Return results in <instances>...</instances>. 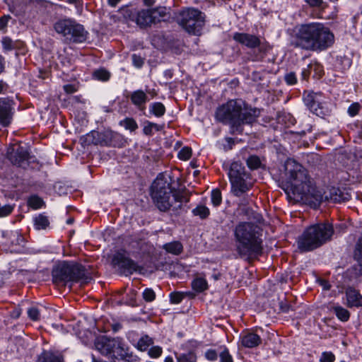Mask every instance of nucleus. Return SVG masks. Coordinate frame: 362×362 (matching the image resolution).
<instances>
[{
	"label": "nucleus",
	"instance_id": "obj_1",
	"mask_svg": "<svg viewBox=\"0 0 362 362\" xmlns=\"http://www.w3.org/2000/svg\"><path fill=\"white\" fill-rule=\"evenodd\" d=\"M284 168L281 187L294 201H300L315 208L323 200L339 203L349 201L351 197L349 193L334 187L329 190V195L324 196L313 185L307 170L293 159H287Z\"/></svg>",
	"mask_w": 362,
	"mask_h": 362
},
{
	"label": "nucleus",
	"instance_id": "obj_2",
	"mask_svg": "<svg viewBox=\"0 0 362 362\" xmlns=\"http://www.w3.org/2000/svg\"><path fill=\"white\" fill-rule=\"evenodd\" d=\"M151 196L156 207L165 212L169 210L177 211L182 203L189 202V193L185 189L173 190L171 182L160 174L151 187Z\"/></svg>",
	"mask_w": 362,
	"mask_h": 362
},
{
	"label": "nucleus",
	"instance_id": "obj_3",
	"mask_svg": "<svg viewBox=\"0 0 362 362\" xmlns=\"http://www.w3.org/2000/svg\"><path fill=\"white\" fill-rule=\"evenodd\" d=\"M257 108H247L242 100H230L220 106L216 112V119L230 126L231 133L241 134L244 124H251L259 117Z\"/></svg>",
	"mask_w": 362,
	"mask_h": 362
},
{
	"label": "nucleus",
	"instance_id": "obj_4",
	"mask_svg": "<svg viewBox=\"0 0 362 362\" xmlns=\"http://www.w3.org/2000/svg\"><path fill=\"white\" fill-rule=\"evenodd\" d=\"M334 36L329 28L318 23L301 25L296 33L293 45L305 50L322 51L331 47Z\"/></svg>",
	"mask_w": 362,
	"mask_h": 362
},
{
	"label": "nucleus",
	"instance_id": "obj_5",
	"mask_svg": "<svg viewBox=\"0 0 362 362\" xmlns=\"http://www.w3.org/2000/svg\"><path fill=\"white\" fill-rule=\"evenodd\" d=\"M261 228L252 222H240L234 229L238 255L246 259L257 258L262 253Z\"/></svg>",
	"mask_w": 362,
	"mask_h": 362
},
{
	"label": "nucleus",
	"instance_id": "obj_6",
	"mask_svg": "<svg viewBox=\"0 0 362 362\" xmlns=\"http://www.w3.org/2000/svg\"><path fill=\"white\" fill-rule=\"evenodd\" d=\"M334 233L329 223H319L307 228L298 238V248L302 251L313 250L330 240Z\"/></svg>",
	"mask_w": 362,
	"mask_h": 362
},
{
	"label": "nucleus",
	"instance_id": "obj_7",
	"mask_svg": "<svg viewBox=\"0 0 362 362\" xmlns=\"http://www.w3.org/2000/svg\"><path fill=\"white\" fill-rule=\"evenodd\" d=\"M53 281L56 284L69 281L86 284L91 280L85 268L76 263L66 262L59 264L52 271Z\"/></svg>",
	"mask_w": 362,
	"mask_h": 362
},
{
	"label": "nucleus",
	"instance_id": "obj_8",
	"mask_svg": "<svg viewBox=\"0 0 362 362\" xmlns=\"http://www.w3.org/2000/svg\"><path fill=\"white\" fill-rule=\"evenodd\" d=\"M95 346L101 354L112 359L124 360L128 356V349L123 339L119 337L99 336L95 340Z\"/></svg>",
	"mask_w": 362,
	"mask_h": 362
},
{
	"label": "nucleus",
	"instance_id": "obj_9",
	"mask_svg": "<svg viewBox=\"0 0 362 362\" xmlns=\"http://www.w3.org/2000/svg\"><path fill=\"white\" fill-rule=\"evenodd\" d=\"M228 175L230 183V192L233 195L240 197L250 190L251 184L247 181L249 175L241 163L233 162Z\"/></svg>",
	"mask_w": 362,
	"mask_h": 362
},
{
	"label": "nucleus",
	"instance_id": "obj_10",
	"mask_svg": "<svg viewBox=\"0 0 362 362\" xmlns=\"http://www.w3.org/2000/svg\"><path fill=\"white\" fill-rule=\"evenodd\" d=\"M54 28L57 33L73 42L81 43L88 38V32L83 26L71 19H62L57 21L54 25Z\"/></svg>",
	"mask_w": 362,
	"mask_h": 362
},
{
	"label": "nucleus",
	"instance_id": "obj_11",
	"mask_svg": "<svg viewBox=\"0 0 362 362\" xmlns=\"http://www.w3.org/2000/svg\"><path fill=\"white\" fill-rule=\"evenodd\" d=\"M179 21L189 33L199 35L204 25V15L197 9L188 8L180 12Z\"/></svg>",
	"mask_w": 362,
	"mask_h": 362
},
{
	"label": "nucleus",
	"instance_id": "obj_12",
	"mask_svg": "<svg viewBox=\"0 0 362 362\" xmlns=\"http://www.w3.org/2000/svg\"><path fill=\"white\" fill-rule=\"evenodd\" d=\"M158 12L157 9H141L125 11L124 17L136 24L141 28H146L156 22L155 13Z\"/></svg>",
	"mask_w": 362,
	"mask_h": 362
},
{
	"label": "nucleus",
	"instance_id": "obj_13",
	"mask_svg": "<svg viewBox=\"0 0 362 362\" xmlns=\"http://www.w3.org/2000/svg\"><path fill=\"white\" fill-rule=\"evenodd\" d=\"M112 264L127 274H132L139 269L136 263L127 257L125 251L117 252L113 256Z\"/></svg>",
	"mask_w": 362,
	"mask_h": 362
},
{
	"label": "nucleus",
	"instance_id": "obj_14",
	"mask_svg": "<svg viewBox=\"0 0 362 362\" xmlns=\"http://www.w3.org/2000/svg\"><path fill=\"white\" fill-rule=\"evenodd\" d=\"M13 101L8 98H0V124L8 126L13 119Z\"/></svg>",
	"mask_w": 362,
	"mask_h": 362
},
{
	"label": "nucleus",
	"instance_id": "obj_15",
	"mask_svg": "<svg viewBox=\"0 0 362 362\" xmlns=\"http://www.w3.org/2000/svg\"><path fill=\"white\" fill-rule=\"evenodd\" d=\"M8 158L13 165L25 168L28 165L29 153L25 147L18 146L13 150V152L9 153Z\"/></svg>",
	"mask_w": 362,
	"mask_h": 362
},
{
	"label": "nucleus",
	"instance_id": "obj_16",
	"mask_svg": "<svg viewBox=\"0 0 362 362\" xmlns=\"http://www.w3.org/2000/svg\"><path fill=\"white\" fill-rule=\"evenodd\" d=\"M303 101L310 111L316 115H318V109L322 107V95L320 93L305 92Z\"/></svg>",
	"mask_w": 362,
	"mask_h": 362
},
{
	"label": "nucleus",
	"instance_id": "obj_17",
	"mask_svg": "<svg viewBox=\"0 0 362 362\" xmlns=\"http://www.w3.org/2000/svg\"><path fill=\"white\" fill-rule=\"evenodd\" d=\"M233 40L248 48H255L260 45V40L258 37L244 33H235L233 37Z\"/></svg>",
	"mask_w": 362,
	"mask_h": 362
},
{
	"label": "nucleus",
	"instance_id": "obj_18",
	"mask_svg": "<svg viewBox=\"0 0 362 362\" xmlns=\"http://www.w3.org/2000/svg\"><path fill=\"white\" fill-rule=\"evenodd\" d=\"M241 344L246 348H255L262 343L261 337L252 332H243L240 336Z\"/></svg>",
	"mask_w": 362,
	"mask_h": 362
},
{
	"label": "nucleus",
	"instance_id": "obj_19",
	"mask_svg": "<svg viewBox=\"0 0 362 362\" xmlns=\"http://www.w3.org/2000/svg\"><path fill=\"white\" fill-rule=\"evenodd\" d=\"M346 305L349 308L362 307V295L353 288H348L345 291Z\"/></svg>",
	"mask_w": 362,
	"mask_h": 362
},
{
	"label": "nucleus",
	"instance_id": "obj_20",
	"mask_svg": "<svg viewBox=\"0 0 362 362\" xmlns=\"http://www.w3.org/2000/svg\"><path fill=\"white\" fill-rule=\"evenodd\" d=\"M130 100L139 110H144L146 103L148 101V98L144 90H136L131 93Z\"/></svg>",
	"mask_w": 362,
	"mask_h": 362
},
{
	"label": "nucleus",
	"instance_id": "obj_21",
	"mask_svg": "<svg viewBox=\"0 0 362 362\" xmlns=\"http://www.w3.org/2000/svg\"><path fill=\"white\" fill-rule=\"evenodd\" d=\"M33 226L35 230H46L49 226V219L45 213L35 215L33 218Z\"/></svg>",
	"mask_w": 362,
	"mask_h": 362
},
{
	"label": "nucleus",
	"instance_id": "obj_22",
	"mask_svg": "<svg viewBox=\"0 0 362 362\" xmlns=\"http://www.w3.org/2000/svg\"><path fill=\"white\" fill-rule=\"evenodd\" d=\"M163 248L168 253L174 255H180L183 250V246L179 241H173L165 243L163 245Z\"/></svg>",
	"mask_w": 362,
	"mask_h": 362
},
{
	"label": "nucleus",
	"instance_id": "obj_23",
	"mask_svg": "<svg viewBox=\"0 0 362 362\" xmlns=\"http://www.w3.org/2000/svg\"><path fill=\"white\" fill-rule=\"evenodd\" d=\"M38 362H62V358L51 351H43L38 358Z\"/></svg>",
	"mask_w": 362,
	"mask_h": 362
},
{
	"label": "nucleus",
	"instance_id": "obj_24",
	"mask_svg": "<svg viewBox=\"0 0 362 362\" xmlns=\"http://www.w3.org/2000/svg\"><path fill=\"white\" fill-rule=\"evenodd\" d=\"M153 344V340L148 335L142 336L136 344V347L141 351L148 350V347Z\"/></svg>",
	"mask_w": 362,
	"mask_h": 362
},
{
	"label": "nucleus",
	"instance_id": "obj_25",
	"mask_svg": "<svg viewBox=\"0 0 362 362\" xmlns=\"http://www.w3.org/2000/svg\"><path fill=\"white\" fill-rule=\"evenodd\" d=\"M149 111L157 117H160L165 112L164 105L160 102L153 103L149 105Z\"/></svg>",
	"mask_w": 362,
	"mask_h": 362
},
{
	"label": "nucleus",
	"instance_id": "obj_26",
	"mask_svg": "<svg viewBox=\"0 0 362 362\" xmlns=\"http://www.w3.org/2000/svg\"><path fill=\"white\" fill-rule=\"evenodd\" d=\"M333 310L337 317L341 322H347L350 317V313L346 308L341 306H334Z\"/></svg>",
	"mask_w": 362,
	"mask_h": 362
},
{
	"label": "nucleus",
	"instance_id": "obj_27",
	"mask_svg": "<svg viewBox=\"0 0 362 362\" xmlns=\"http://www.w3.org/2000/svg\"><path fill=\"white\" fill-rule=\"evenodd\" d=\"M192 288L198 293L203 292L207 289V281L203 278H197L192 282Z\"/></svg>",
	"mask_w": 362,
	"mask_h": 362
},
{
	"label": "nucleus",
	"instance_id": "obj_28",
	"mask_svg": "<svg viewBox=\"0 0 362 362\" xmlns=\"http://www.w3.org/2000/svg\"><path fill=\"white\" fill-rule=\"evenodd\" d=\"M177 362H197V356L194 352L180 354L176 356Z\"/></svg>",
	"mask_w": 362,
	"mask_h": 362
},
{
	"label": "nucleus",
	"instance_id": "obj_29",
	"mask_svg": "<svg viewBox=\"0 0 362 362\" xmlns=\"http://www.w3.org/2000/svg\"><path fill=\"white\" fill-rule=\"evenodd\" d=\"M43 204V200L37 195H32L28 199V205L33 209H40Z\"/></svg>",
	"mask_w": 362,
	"mask_h": 362
},
{
	"label": "nucleus",
	"instance_id": "obj_30",
	"mask_svg": "<svg viewBox=\"0 0 362 362\" xmlns=\"http://www.w3.org/2000/svg\"><path fill=\"white\" fill-rule=\"evenodd\" d=\"M119 124L131 132H134L138 128V124L135 119L130 117H127L121 120Z\"/></svg>",
	"mask_w": 362,
	"mask_h": 362
},
{
	"label": "nucleus",
	"instance_id": "obj_31",
	"mask_svg": "<svg viewBox=\"0 0 362 362\" xmlns=\"http://www.w3.org/2000/svg\"><path fill=\"white\" fill-rule=\"evenodd\" d=\"M234 145V141L232 138H225L222 140H220L217 142V146L218 148L223 150L224 151H228L233 148Z\"/></svg>",
	"mask_w": 362,
	"mask_h": 362
},
{
	"label": "nucleus",
	"instance_id": "obj_32",
	"mask_svg": "<svg viewBox=\"0 0 362 362\" xmlns=\"http://www.w3.org/2000/svg\"><path fill=\"white\" fill-rule=\"evenodd\" d=\"M93 76L97 80L106 81L110 78V74L105 69H99L93 72Z\"/></svg>",
	"mask_w": 362,
	"mask_h": 362
},
{
	"label": "nucleus",
	"instance_id": "obj_33",
	"mask_svg": "<svg viewBox=\"0 0 362 362\" xmlns=\"http://www.w3.org/2000/svg\"><path fill=\"white\" fill-rule=\"evenodd\" d=\"M219 362H233L232 356L226 347H220L218 349Z\"/></svg>",
	"mask_w": 362,
	"mask_h": 362
},
{
	"label": "nucleus",
	"instance_id": "obj_34",
	"mask_svg": "<svg viewBox=\"0 0 362 362\" xmlns=\"http://www.w3.org/2000/svg\"><path fill=\"white\" fill-rule=\"evenodd\" d=\"M192 214L201 218H206L209 215V209L206 206L199 205L192 210Z\"/></svg>",
	"mask_w": 362,
	"mask_h": 362
},
{
	"label": "nucleus",
	"instance_id": "obj_35",
	"mask_svg": "<svg viewBox=\"0 0 362 362\" xmlns=\"http://www.w3.org/2000/svg\"><path fill=\"white\" fill-rule=\"evenodd\" d=\"M211 200L214 206H218L221 204L222 196L220 189H214L211 191Z\"/></svg>",
	"mask_w": 362,
	"mask_h": 362
},
{
	"label": "nucleus",
	"instance_id": "obj_36",
	"mask_svg": "<svg viewBox=\"0 0 362 362\" xmlns=\"http://www.w3.org/2000/svg\"><path fill=\"white\" fill-rule=\"evenodd\" d=\"M1 45L5 52H8L16 48V42L8 37H4L1 40Z\"/></svg>",
	"mask_w": 362,
	"mask_h": 362
},
{
	"label": "nucleus",
	"instance_id": "obj_37",
	"mask_svg": "<svg viewBox=\"0 0 362 362\" xmlns=\"http://www.w3.org/2000/svg\"><path fill=\"white\" fill-rule=\"evenodd\" d=\"M311 71H314L315 77H320L323 72V66L317 62H312L309 64Z\"/></svg>",
	"mask_w": 362,
	"mask_h": 362
},
{
	"label": "nucleus",
	"instance_id": "obj_38",
	"mask_svg": "<svg viewBox=\"0 0 362 362\" xmlns=\"http://www.w3.org/2000/svg\"><path fill=\"white\" fill-rule=\"evenodd\" d=\"M247 165L250 169H257L261 165V160L257 156H250L247 159Z\"/></svg>",
	"mask_w": 362,
	"mask_h": 362
},
{
	"label": "nucleus",
	"instance_id": "obj_39",
	"mask_svg": "<svg viewBox=\"0 0 362 362\" xmlns=\"http://www.w3.org/2000/svg\"><path fill=\"white\" fill-rule=\"evenodd\" d=\"M192 156V148L188 146L183 147L177 154L179 159L182 160H187Z\"/></svg>",
	"mask_w": 362,
	"mask_h": 362
},
{
	"label": "nucleus",
	"instance_id": "obj_40",
	"mask_svg": "<svg viewBox=\"0 0 362 362\" xmlns=\"http://www.w3.org/2000/svg\"><path fill=\"white\" fill-rule=\"evenodd\" d=\"M162 353L163 349L159 346H153L148 351V355L152 358H159L162 355Z\"/></svg>",
	"mask_w": 362,
	"mask_h": 362
},
{
	"label": "nucleus",
	"instance_id": "obj_41",
	"mask_svg": "<svg viewBox=\"0 0 362 362\" xmlns=\"http://www.w3.org/2000/svg\"><path fill=\"white\" fill-rule=\"evenodd\" d=\"M28 315L33 321H37L40 320V313L37 307L33 306L28 309Z\"/></svg>",
	"mask_w": 362,
	"mask_h": 362
},
{
	"label": "nucleus",
	"instance_id": "obj_42",
	"mask_svg": "<svg viewBox=\"0 0 362 362\" xmlns=\"http://www.w3.org/2000/svg\"><path fill=\"white\" fill-rule=\"evenodd\" d=\"M335 360L334 354L331 351H324L320 358V362H334Z\"/></svg>",
	"mask_w": 362,
	"mask_h": 362
},
{
	"label": "nucleus",
	"instance_id": "obj_43",
	"mask_svg": "<svg viewBox=\"0 0 362 362\" xmlns=\"http://www.w3.org/2000/svg\"><path fill=\"white\" fill-rule=\"evenodd\" d=\"M143 298L147 302L153 301L156 298V293L151 288H146L143 292Z\"/></svg>",
	"mask_w": 362,
	"mask_h": 362
},
{
	"label": "nucleus",
	"instance_id": "obj_44",
	"mask_svg": "<svg viewBox=\"0 0 362 362\" xmlns=\"http://www.w3.org/2000/svg\"><path fill=\"white\" fill-rule=\"evenodd\" d=\"M184 298V296L180 292H173L170 294V302L173 304L180 303Z\"/></svg>",
	"mask_w": 362,
	"mask_h": 362
},
{
	"label": "nucleus",
	"instance_id": "obj_45",
	"mask_svg": "<svg viewBox=\"0 0 362 362\" xmlns=\"http://www.w3.org/2000/svg\"><path fill=\"white\" fill-rule=\"evenodd\" d=\"M284 79L286 83L289 86L294 85L297 83V77L294 72L287 73L284 76Z\"/></svg>",
	"mask_w": 362,
	"mask_h": 362
},
{
	"label": "nucleus",
	"instance_id": "obj_46",
	"mask_svg": "<svg viewBox=\"0 0 362 362\" xmlns=\"http://www.w3.org/2000/svg\"><path fill=\"white\" fill-rule=\"evenodd\" d=\"M100 134L98 132H92L90 134L86 135V141L88 144H98L100 143V141L98 139H96V136H99Z\"/></svg>",
	"mask_w": 362,
	"mask_h": 362
},
{
	"label": "nucleus",
	"instance_id": "obj_47",
	"mask_svg": "<svg viewBox=\"0 0 362 362\" xmlns=\"http://www.w3.org/2000/svg\"><path fill=\"white\" fill-rule=\"evenodd\" d=\"M13 209V206L10 204H5L0 206V217H4L9 215Z\"/></svg>",
	"mask_w": 362,
	"mask_h": 362
},
{
	"label": "nucleus",
	"instance_id": "obj_48",
	"mask_svg": "<svg viewBox=\"0 0 362 362\" xmlns=\"http://www.w3.org/2000/svg\"><path fill=\"white\" fill-rule=\"evenodd\" d=\"M218 356V350L209 349L205 352V357L207 360L214 361L217 359Z\"/></svg>",
	"mask_w": 362,
	"mask_h": 362
},
{
	"label": "nucleus",
	"instance_id": "obj_49",
	"mask_svg": "<svg viewBox=\"0 0 362 362\" xmlns=\"http://www.w3.org/2000/svg\"><path fill=\"white\" fill-rule=\"evenodd\" d=\"M133 65L136 68H141L144 64V59L140 56L134 54L132 56Z\"/></svg>",
	"mask_w": 362,
	"mask_h": 362
},
{
	"label": "nucleus",
	"instance_id": "obj_50",
	"mask_svg": "<svg viewBox=\"0 0 362 362\" xmlns=\"http://www.w3.org/2000/svg\"><path fill=\"white\" fill-rule=\"evenodd\" d=\"M151 124H152L151 122L146 121L145 122V124H144V127L143 129V132L144 134L148 135V136H151L153 134V127H151Z\"/></svg>",
	"mask_w": 362,
	"mask_h": 362
},
{
	"label": "nucleus",
	"instance_id": "obj_51",
	"mask_svg": "<svg viewBox=\"0 0 362 362\" xmlns=\"http://www.w3.org/2000/svg\"><path fill=\"white\" fill-rule=\"evenodd\" d=\"M10 18L9 16H3L0 18V30H4L7 27Z\"/></svg>",
	"mask_w": 362,
	"mask_h": 362
},
{
	"label": "nucleus",
	"instance_id": "obj_52",
	"mask_svg": "<svg viewBox=\"0 0 362 362\" xmlns=\"http://www.w3.org/2000/svg\"><path fill=\"white\" fill-rule=\"evenodd\" d=\"M359 111V106L357 104H352L348 109V112L351 116H355Z\"/></svg>",
	"mask_w": 362,
	"mask_h": 362
},
{
	"label": "nucleus",
	"instance_id": "obj_53",
	"mask_svg": "<svg viewBox=\"0 0 362 362\" xmlns=\"http://www.w3.org/2000/svg\"><path fill=\"white\" fill-rule=\"evenodd\" d=\"M311 73L310 68L309 67V64L306 68H304L301 71V76L303 80H307L309 77V75Z\"/></svg>",
	"mask_w": 362,
	"mask_h": 362
},
{
	"label": "nucleus",
	"instance_id": "obj_54",
	"mask_svg": "<svg viewBox=\"0 0 362 362\" xmlns=\"http://www.w3.org/2000/svg\"><path fill=\"white\" fill-rule=\"evenodd\" d=\"M64 91L67 93H73L76 91V88L74 85L66 84L63 87Z\"/></svg>",
	"mask_w": 362,
	"mask_h": 362
},
{
	"label": "nucleus",
	"instance_id": "obj_55",
	"mask_svg": "<svg viewBox=\"0 0 362 362\" xmlns=\"http://www.w3.org/2000/svg\"><path fill=\"white\" fill-rule=\"evenodd\" d=\"M358 250L359 252L358 262L361 267L360 272L362 274V242L358 245Z\"/></svg>",
	"mask_w": 362,
	"mask_h": 362
},
{
	"label": "nucleus",
	"instance_id": "obj_56",
	"mask_svg": "<svg viewBox=\"0 0 362 362\" xmlns=\"http://www.w3.org/2000/svg\"><path fill=\"white\" fill-rule=\"evenodd\" d=\"M305 1L310 6H320L322 3V0H305Z\"/></svg>",
	"mask_w": 362,
	"mask_h": 362
},
{
	"label": "nucleus",
	"instance_id": "obj_57",
	"mask_svg": "<svg viewBox=\"0 0 362 362\" xmlns=\"http://www.w3.org/2000/svg\"><path fill=\"white\" fill-rule=\"evenodd\" d=\"M320 285L322 286V287L323 288L324 290L327 291V290H329L331 288L330 284L329 283V281H327L326 280H321Z\"/></svg>",
	"mask_w": 362,
	"mask_h": 362
},
{
	"label": "nucleus",
	"instance_id": "obj_58",
	"mask_svg": "<svg viewBox=\"0 0 362 362\" xmlns=\"http://www.w3.org/2000/svg\"><path fill=\"white\" fill-rule=\"evenodd\" d=\"M151 127H153V129L156 132L161 131L163 129V125L158 124L156 123L152 122V124H151Z\"/></svg>",
	"mask_w": 362,
	"mask_h": 362
},
{
	"label": "nucleus",
	"instance_id": "obj_59",
	"mask_svg": "<svg viewBox=\"0 0 362 362\" xmlns=\"http://www.w3.org/2000/svg\"><path fill=\"white\" fill-rule=\"evenodd\" d=\"M67 1L69 3H70V4H75L76 7L82 6V1L81 0H67Z\"/></svg>",
	"mask_w": 362,
	"mask_h": 362
},
{
	"label": "nucleus",
	"instance_id": "obj_60",
	"mask_svg": "<svg viewBox=\"0 0 362 362\" xmlns=\"http://www.w3.org/2000/svg\"><path fill=\"white\" fill-rule=\"evenodd\" d=\"M121 0H107L108 4L112 7H115Z\"/></svg>",
	"mask_w": 362,
	"mask_h": 362
},
{
	"label": "nucleus",
	"instance_id": "obj_61",
	"mask_svg": "<svg viewBox=\"0 0 362 362\" xmlns=\"http://www.w3.org/2000/svg\"><path fill=\"white\" fill-rule=\"evenodd\" d=\"M289 309H290V306L288 305L287 304H285V305L281 304V310L282 312L288 313L289 311Z\"/></svg>",
	"mask_w": 362,
	"mask_h": 362
},
{
	"label": "nucleus",
	"instance_id": "obj_62",
	"mask_svg": "<svg viewBox=\"0 0 362 362\" xmlns=\"http://www.w3.org/2000/svg\"><path fill=\"white\" fill-rule=\"evenodd\" d=\"M20 315H21L20 311H19V310H13V313H12V314H11V316H12L13 317L17 318V317H18L20 316Z\"/></svg>",
	"mask_w": 362,
	"mask_h": 362
},
{
	"label": "nucleus",
	"instance_id": "obj_63",
	"mask_svg": "<svg viewBox=\"0 0 362 362\" xmlns=\"http://www.w3.org/2000/svg\"><path fill=\"white\" fill-rule=\"evenodd\" d=\"M144 3L146 6H152L154 4V0H143Z\"/></svg>",
	"mask_w": 362,
	"mask_h": 362
},
{
	"label": "nucleus",
	"instance_id": "obj_64",
	"mask_svg": "<svg viewBox=\"0 0 362 362\" xmlns=\"http://www.w3.org/2000/svg\"><path fill=\"white\" fill-rule=\"evenodd\" d=\"M163 362H174V361L171 356H167L165 358Z\"/></svg>",
	"mask_w": 362,
	"mask_h": 362
}]
</instances>
